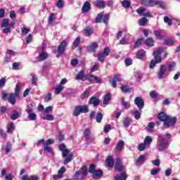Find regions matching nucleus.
<instances>
[{"label":"nucleus","mask_w":180,"mask_h":180,"mask_svg":"<svg viewBox=\"0 0 180 180\" xmlns=\"http://www.w3.org/2000/svg\"><path fill=\"white\" fill-rule=\"evenodd\" d=\"M158 117L160 122H164V126H167V127L174 126L176 123V117L171 118L164 112L159 113Z\"/></svg>","instance_id":"nucleus-1"},{"label":"nucleus","mask_w":180,"mask_h":180,"mask_svg":"<svg viewBox=\"0 0 180 180\" xmlns=\"http://www.w3.org/2000/svg\"><path fill=\"white\" fill-rule=\"evenodd\" d=\"M136 12L138 13L139 16H144L142 18L139 19V26H146L147 22H148V19H147L146 18H153V15H151L149 12L146 13V8L143 7L139 8L136 10Z\"/></svg>","instance_id":"nucleus-2"},{"label":"nucleus","mask_w":180,"mask_h":180,"mask_svg":"<svg viewBox=\"0 0 180 180\" xmlns=\"http://www.w3.org/2000/svg\"><path fill=\"white\" fill-rule=\"evenodd\" d=\"M164 49L159 48L157 51H153L154 60H152L149 68L153 69L155 67L156 64H160L162 62V59L160 57V54H162Z\"/></svg>","instance_id":"nucleus-3"},{"label":"nucleus","mask_w":180,"mask_h":180,"mask_svg":"<svg viewBox=\"0 0 180 180\" xmlns=\"http://www.w3.org/2000/svg\"><path fill=\"white\" fill-rule=\"evenodd\" d=\"M15 24L16 22H15V21L9 22V19L4 18L1 25V27L4 28L3 33L4 34H9V33H11L12 28L15 27Z\"/></svg>","instance_id":"nucleus-4"},{"label":"nucleus","mask_w":180,"mask_h":180,"mask_svg":"<svg viewBox=\"0 0 180 180\" xmlns=\"http://www.w3.org/2000/svg\"><path fill=\"white\" fill-rule=\"evenodd\" d=\"M88 112H89V108H88V105H77L74 109L73 115L77 117L79 116L80 113H88Z\"/></svg>","instance_id":"nucleus-5"},{"label":"nucleus","mask_w":180,"mask_h":180,"mask_svg":"<svg viewBox=\"0 0 180 180\" xmlns=\"http://www.w3.org/2000/svg\"><path fill=\"white\" fill-rule=\"evenodd\" d=\"M8 96V101L9 103H11V105H15L16 103V96L13 93H11L10 94H6L4 91H2V96L1 98L6 99V97Z\"/></svg>","instance_id":"nucleus-6"},{"label":"nucleus","mask_w":180,"mask_h":180,"mask_svg":"<svg viewBox=\"0 0 180 180\" xmlns=\"http://www.w3.org/2000/svg\"><path fill=\"white\" fill-rule=\"evenodd\" d=\"M110 53V50L109 49V48H104L103 51L98 53V56L97 57L98 61H100V63H105V58H106V57H108Z\"/></svg>","instance_id":"nucleus-7"},{"label":"nucleus","mask_w":180,"mask_h":180,"mask_svg":"<svg viewBox=\"0 0 180 180\" xmlns=\"http://www.w3.org/2000/svg\"><path fill=\"white\" fill-rule=\"evenodd\" d=\"M167 71H168V69L167 68V65H160L159 71L157 74L158 78L159 79H162V78L167 77Z\"/></svg>","instance_id":"nucleus-8"},{"label":"nucleus","mask_w":180,"mask_h":180,"mask_svg":"<svg viewBox=\"0 0 180 180\" xmlns=\"http://www.w3.org/2000/svg\"><path fill=\"white\" fill-rule=\"evenodd\" d=\"M168 141L165 139H161L157 145V148L158 151H164L165 148H167V146H168Z\"/></svg>","instance_id":"nucleus-9"},{"label":"nucleus","mask_w":180,"mask_h":180,"mask_svg":"<svg viewBox=\"0 0 180 180\" xmlns=\"http://www.w3.org/2000/svg\"><path fill=\"white\" fill-rule=\"evenodd\" d=\"M79 175H82V178H84V176H86V175H88V168L86 166H84L82 167L80 171L77 172L74 175V178L77 179Z\"/></svg>","instance_id":"nucleus-10"},{"label":"nucleus","mask_w":180,"mask_h":180,"mask_svg":"<svg viewBox=\"0 0 180 180\" xmlns=\"http://www.w3.org/2000/svg\"><path fill=\"white\" fill-rule=\"evenodd\" d=\"M162 4V2L161 1L153 2V0H141V4L143 5V6L151 7L154 6V5H161Z\"/></svg>","instance_id":"nucleus-11"},{"label":"nucleus","mask_w":180,"mask_h":180,"mask_svg":"<svg viewBox=\"0 0 180 180\" xmlns=\"http://www.w3.org/2000/svg\"><path fill=\"white\" fill-rule=\"evenodd\" d=\"M54 144V139H48L44 145V150L46 153H53V149L49 146Z\"/></svg>","instance_id":"nucleus-12"},{"label":"nucleus","mask_w":180,"mask_h":180,"mask_svg":"<svg viewBox=\"0 0 180 180\" xmlns=\"http://www.w3.org/2000/svg\"><path fill=\"white\" fill-rule=\"evenodd\" d=\"M120 81H122V77H120V75H114V77L110 80V82L112 88H116V86H117V82H120Z\"/></svg>","instance_id":"nucleus-13"},{"label":"nucleus","mask_w":180,"mask_h":180,"mask_svg":"<svg viewBox=\"0 0 180 180\" xmlns=\"http://www.w3.org/2000/svg\"><path fill=\"white\" fill-rule=\"evenodd\" d=\"M134 103L139 109H143L144 108V101L141 97H136L134 100Z\"/></svg>","instance_id":"nucleus-14"},{"label":"nucleus","mask_w":180,"mask_h":180,"mask_svg":"<svg viewBox=\"0 0 180 180\" xmlns=\"http://www.w3.org/2000/svg\"><path fill=\"white\" fill-rule=\"evenodd\" d=\"M65 47H67V41L64 40L58 46V53L59 54H64V52L65 51Z\"/></svg>","instance_id":"nucleus-15"},{"label":"nucleus","mask_w":180,"mask_h":180,"mask_svg":"<svg viewBox=\"0 0 180 180\" xmlns=\"http://www.w3.org/2000/svg\"><path fill=\"white\" fill-rule=\"evenodd\" d=\"M122 160L120 158L116 159L115 160V169L119 172H122L123 171V166L121 164Z\"/></svg>","instance_id":"nucleus-16"},{"label":"nucleus","mask_w":180,"mask_h":180,"mask_svg":"<svg viewBox=\"0 0 180 180\" xmlns=\"http://www.w3.org/2000/svg\"><path fill=\"white\" fill-rule=\"evenodd\" d=\"M98 43L96 42H94L91 44H90L88 47H87V50L90 52V53H95V51H96V49H98Z\"/></svg>","instance_id":"nucleus-17"},{"label":"nucleus","mask_w":180,"mask_h":180,"mask_svg":"<svg viewBox=\"0 0 180 180\" xmlns=\"http://www.w3.org/2000/svg\"><path fill=\"white\" fill-rule=\"evenodd\" d=\"M136 57L139 60H143V58H144V57H146V51H144L143 49L139 50L136 52Z\"/></svg>","instance_id":"nucleus-18"},{"label":"nucleus","mask_w":180,"mask_h":180,"mask_svg":"<svg viewBox=\"0 0 180 180\" xmlns=\"http://www.w3.org/2000/svg\"><path fill=\"white\" fill-rule=\"evenodd\" d=\"M75 79H77V81H86V77H85L84 71L79 72L77 75Z\"/></svg>","instance_id":"nucleus-19"},{"label":"nucleus","mask_w":180,"mask_h":180,"mask_svg":"<svg viewBox=\"0 0 180 180\" xmlns=\"http://www.w3.org/2000/svg\"><path fill=\"white\" fill-rule=\"evenodd\" d=\"M146 160H147L146 156L140 155L138 160H136V165H137V167H140L141 165H143V163L144 162V161H146Z\"/></svg>","instance_id":"nucleus-20"},{"label":"nucleus","mask_w":180,"mask_h":180,"mask_svg":"<svg viewBox=\"0 0 180 180\" xmlns=\"http://www.w3.org/2000/svg\"><path fill=\"white\" fill-rule=\"evenodd\" d=\"M89 103H90V105H93L94 106H98V105H99V103H101V102L99 101V99H98V98L96 97H91L89 99Z\"/></svg>","instance_id":"nucleus-21"},{"label":"nucleus","mask_w":180,"mask_h":180,"mask_svg":"<svg viewBox=\"0 0 180 180\" xmlns=\"http://www.w3.org/2000/svg\"><path fill=\"white\" fill-rule=\"evenodd\" d=\"M105 162L108 165V167H110V168H112L115 164V160L113 159V157L108 156L105 160Z\"/></svg>","instance_id":"nucleus-22"},{"label":"nucleus","mask_w":180,"mask_h":180,"mask_svg":"<svg viewBox=\"0 0 180 180\" xmlns=\"http://www.w3.org/2000/svg\"><path fill=\"white\" fill-rule=\"evenodd\" d=\"M131 118L129 117H125L122 122L123 127H129V126H130V124H131Z\"/></svg>","instance_id":"nucleus-23"},{"label":"nucleus","mask_w":180,"mask_h":180,"mask_svg":"<svg viewBox=\"0 0 180 180\" xmlns=\"http://www.w3.org/2000/svg\"><path fill=\"white\" fill-rule=\"evenodd\" d=\"M102 175H103V172H102V170H96L93 173L92 177L94 178V179H98V178H101Z\"/></svg>","instance_id":"nucleus-24"},{"label":"nucleus","mask_w":180,"mask_h":180,"mask_svg":"<svg viewBox=\"0 0 180 180\" xmlns=\"http://www.w3.org/2000/svg\"><path fill=\"white\" fill-rule=\"evenodd\" d=\"M89 9H91V4H89L88 1H86L82 8V12L86 13Z\"/></svg>","instance_id":"nucleus-25"},{"label":"nucleus","mask_w":180,"mask_h":180,"mask_svg":"<svg viewBox=\"0 0 180 180\" xmlns=\"http://www.w3.org/2000/svg\"><path fill=\"white\" fill-rule=\"evenodd\" d=\"M49 57V56L47 55V53L46 52H41L39 53V56H38V60L41 62V61H44V60H46V58Z\"/></svg>","instance_id":"nucleus-26"},{"label":"nucleus","mask_w":180,"mask_h":180,"mask_svg":"<svg viewBox=\"0 0 180 180\" xmlns=\"http://www.w3.org/2000/svg\"><path fill=\"white\" fill-rule=\"evenodd\" d=\"M84 135L86 140H89L91 139V129L86 128L84 130Z\"/></svg>","instance_id":"nucleus-27"},{"label":"nucleus","mask_w":180,"mask_h":180,"mask_svg":"<svg viewBox=\"0 0 180 180\" xmlns=\"http://www.w3.org/2000/svg\"><path fill=\"white\" fill-rule=\"evenodd\" d=\"M124 146V141H122V140L119 141L117 144V146H116V150L117 151H122Z\"/></svg>","instance_id":"nucleus-28"},{"label":"nucleus","mask_w":180,"mask_h":180,"mask_svg":"<svg viewBox=\"0 0 180 180\" xmlns=\"http://www.w3.org/2000/svg\"><path fill=\"white\" fill-rule=\"evenodd\" d=\"M152 143H153V138H151V136H147L143 141V143H145L146 147L150 146Z\"/></svg>","instance_id":"nucleus-29"},{"label":"nucleus","mask_w":180,"mask_h":180,"mask_svg":"<svg viewBox=\"0 0 180 180\" xmlns=\"http://www.w3.org/2000/svg\"><path fill=\"white\" fill-rule=\"evenodd\" d=\"M145 44L148 47H153V46H154V39H153V38H147Z\"/></svg>","instance_id":"nucleus-30"},{"label":"nucleus","mask_w":180,"mask_h":180,"mask_svg":"<svg viewBox=\"0 0 180 180\" xmlns=\"http://www.w3.org/2000/svg\"><path fill=\"white\" fill-rule=\"evenodd\" d=\"M115 180H126L127 179V176H126V173H122L120 175H117L115 176Z\"/></svg>","instance_id":"nucleus-31"},{"label":"nucleus","mask_w":180,"mask_h":180,"mask_svg":"<svg viewBox=\"0 0 180 180\" xmlns=\"http://www.w3.org/2000/svg\"><path fill=\"white\" fill-rule=\"evenodd\" d=\"M19 112L16 110L13 111V113L11 115V119L12 120H16V119H19L20 117Z\"/></svg>","instance_id":"nucleus-32"},{"label":"nucleus","mask_w":180,"mask_h":180,"mask_svg":"<svg viewBox=\"0 0 180 180\" xmlns=\"http://www.w3.org/2000/svg\"><path fill=\"white\" fill-rule=\"evenodd\" d=\"M74 155L72 153H70L68 157L63 162L64 165H67L68 162H71V160L73 159Z\"/></svg>","instance_id":"nucleus-33"},{"label":"nucleus","mask_w":180,"mask_h":180,"mask_svg":"<svg viewBox=\"0 0 180 180\" xmlns=\"http://www.w3.org/2000/svg\"><path fill=\"white\" fill-rule=\"evenodd\" d=\"M95 6L97 8H105V6H106V5H105V2L103 1H96L95 2Z\"/></svg>","instance_id":"nucleus-34"},{"label":"nucleus","mask_w":180,"mask_h":180,"mask_svg":"<svg viewBox=\"0 0 180 180\" xmlns=\"http://www.w3.org/2000/svg\"><path fill=\"white\" fill-rule=\"evenodd\" d=\"M176 65V63H175V62H172V63H169L167 65V70L169 72L173 71V70H174Z\"/></svg>","instance_id":"nucleus-35"},{"label":"nucleus","mask_w":180,"mask_h":180,"mask_svg":"<svg viewBox=\"0 0 180 180\" xmlns=\"http://www.w3.org/2000/svg\"><path fill=\"white\" fill-rule=\"evenodd\" d=\"M110 101V94L108 93L107 94H105V96L104 97L103 103L104 105H106V104H108V102H109Z\"/></svg>","instance_id":"nucleus-36"},{"label":"nucleus","mask_w":180,"mask_h":180,"mask_svg":"<svg viewBox=\"0 0 180 180\" xmlns=\"http://www.w3.org/2000/svg\"><path fill=\"white\" fill-rule=\"evenodd\" d=\"M64 89V86H59L56 88H55V95H60L61 94V91Z\"/></svg>","instance_id":"nucleus-37"},{"label":"nucleus","mask_w":180,"mask_h":180,"mask_svg":"<svg viewBox=\"0 0 180 180\" xmlns=\"http://www.w3.org/2000/svg\"><path fill=\"white\" fill-rule=\"evenodd\" d=\"M102 119H103V115L101 112L98 113L96 117L97 123H101L102 122Z\"/></svg>","instance_id":"nucleus-38"},{"label":"nucleus","mask_w":180,"mask_h":180,"mask_svg":"<svg viewBox=\"0 0 180 180\" xmlns=\"http://www.w3.org/2000/svg\"><path fill=\"white\" fill-rule=\"evenodd\" d=\"M154 34L156 39H164V35L161 34V32L160 31H154Z\"/></svg>","instance_id":"nucleus-39"},{"label":"nucleus","mask_w":180,"mask_h":180,"mask_svg":"<svg viewBox=\"0 0 180 180\" xmlns=\"http://www.w3.org/2000/svg\"><path fill=\"white\" fill-rule=\"evenodd\" d=\"M103 18V14L102 13H99L97 15V17L96 18V20H95L96 23H100Z\"/></svg>","instance_id":"nucleus-40"},{"label":"nucleus","mask_w":180,"mask_h":180,"mask_svg":"<svg viewBox=\"0 0 180 180\" xmlns=\"http://www.w3.org/2000/svg\"><path fill=\"white\" fill-rule=\"evenodd\" d=\"M42 119L44 120L51 121V120H54V116H53V115L48 114V115H45L44 117H43Z\"/></svg>","instance_id":"nucleus-41"},{"label":"nucleus","mask_w":180,"mask_h":180,"mask_svg":"<svg viewBox=\"0 0 180 180\" xmlns=\"http://www.w3.org/2000/svg\"><path fill=\"white\" fill-rule=\"evenodd\" d=\"M29 32H30V30L26 27H23L21 28V34H22V36H26V34H27Z\"/></svg>","instance_id":"nucleus-42"},{"label":"nucleus","mask_w":180,"mask_h":180,"mask_svg":"<svg viewBox=\"0 0 180 180\" xmlns=\"http://www.w3.org/2000/svg\"><path fill=\"white\" fill-rule=\"evenodd\" d=\"M121 103L124 106L125 109L130 108V103L124 101V98L121 99Z\"/></svg>","instance_id":"nucleus-43"},{"label":"nucleus","mask_w":180,"mask_h":180,"mask_svg":"<svg viewBox=\"0 0 180 180\" xmlns=\"http://www.w3.org/2000/svg\"><path fill=\"white\" fill-rule=\"evenodd\" d=\"M122 5L123 8H130V5H131V3L127 0H124L122 2Z\"/></svg>","instance_id":"nucleus-44"},{"label":"nucleus","mask_w":180,"mask_h":180,"mask_svg":"<svg viewBox=\"0 0 180 180\" xmlns=\"http://www.w3.org/2000/svg\"><path fill=\"white\" fill-rule=\"evenodd\" d=\"M96 171V166H95V165H90L89 168V174H93Z\"/></svg>","instance_id":"nucleus-45"},{"label":"nucleus","mask_w":180,"mask_h":180,"mask_svg":"<svg viewBox=\"0 0 180 180\" xmlns=\"http://www.w3.org/2000/svg\"><path fill=\"white\" fill-rule=\"evenodd\" d=\"M49 23L51 25V26H53L54 23V14L51 13L49 17Z\"/></svg>","instance_id":"nucleus-46"},{"label":"nucleus","mask_w":180,"mask_h":180,"mask_svg":"<svg viewBox=\"0 0 180 180\" xmlns=\"http://www.w3.org/2000/svg\"><path fill=\"white\" fill-rule=\"evenodd\" d=\"M79 43H81V39H79V37L76 38L75 40L73 41L74 49H77V46H79Z\"/></svg>","instance_id":"nucleus-47"},{"label":"nucleus","mask_w":180,"mask_h":180,"mask_svg":"<svg viewBox=\"0 0 180 180\" xmlns=\"http://www.w3.org/2000/svg\"><path fill=\"white\" fill-rule=\"evenodd\" d=\"M56 6L59 9H61V8H64V2H63V0H58L56 2Z\"/></svg>","instance_id":"nucleus-48"},{"label":"nucleus","mask_w":180,"mask_h":180,"mask_svg":"<svg viewBox=\"0 0 180 180\" xmlns=\"http://www.w3.org/2000/svg\"><path fill=\"white\" fill-rule=\"evenodd\" d=\"M5 84H6V77H1L0 79V88H4Z\"/></svg>","instance_id":"nucleus-49"},{"label":"nucleus","mask_w":180,"mask_h":180,"mask_svg":"<svg viewBox=\"0 0 180 180\" xmlns=\"http://www.w3.org/2000/svg\"><path fill=\"white\" fill-rule=\"evenodd\" d=\"M164 22L165 23H167L169 26H171V25H172V20H171V19H169L168 16L164 17Z\"/></svg>","instance_id":"nucleus-50"},{"label":"nucleus","mask_w":180,"mask_h":180,"mask_svg":"<svg viewBox=\"0 0 180 180\" xmlns=\"http://www.w3.org/2000/svg\"><path fill=\"white\" fill-rule=\"evenodd\" d=\"M147 146H146V144L143 143H140L138 146V150L139 151H144L146 150V148Z\"/></svg>","instance_id":"nucleus-51"},{"label":"nucleus","mask_w":180,"mask_h":180,"mask_svg":"<svg viewBox=\"0 0 180 180\" xmlns=\"http://www.w3.org/2000/svg\"><path fill=\"white\" fill-rule=\"evenodd\" d=\"M150 96L153 99H155V98H157V96H158V93H157V91H151L150 92Z\"/></svg>","instance_id":"nucleus-52"},{"label":"nucleus","mask_w":180,"mask_h":180,"mask_svg":"<svg viewBox=\"0 0 180 180\" xmlns=\"http://www.w3.org/2000/svg\"><path fill=\"white\" fill-rule=\"evenodd\" d=\"M37 117V115L34 113L28 114V119H30V120H36Z\"/></svg>","instance_id":"nucleus-53"},{"label":"nucleus","mask_w":180,"mask_h":180,"mask_svg":"<svg viewBox=\"0 0 180 180\" xmlns=\"http://www.w3.org/2000/svg\"><path fill=\"white\" fill-rule=\"evenodd\" d=\"M109 16H110L109 13H107V14L104 15L103 17V22L105 25H108V21L109 20Z\"/></svg>","instance_id":"nucleus-54"},{"label":"nucleus","mask_w":180,"mask_h":180,"mask_svg":"<svg viewBox=\"0 0 180 180\" xmlns=\"http://www.w3.org/2000/svg\"><path fill=\"white\" fill-rule=\"evenodd\" d=\"M155 126V124L154 122H149L148 124V131H151V129H154Z\"/></svg>","instance_id":"nucleus-55"},{"label":"nucleus","mask_w":180,"mask_h":180,"mask_svg":"<svg viewBox=\"0 0 180 180\" xmlns=\"http://www.w3.org/2000/svg\"><path fill=\"white\" fill-rule=\"evenodd\" d=\"M121 90L122 91V92H124V94H127V92H130V89L125 85L121 87Z\"/></svg>","instance_id":"nucleus-56"},{"label":"nucleus","mask_w":180,"mask_h":180,"mask_svg":"<svg viewBox=\"0 0 180 180\" xmlns=\"http://www.w3.org/2000/svg\"><path fill=\"white\" fill-rule=\"evenodd\" d=\"M165 44H166V46H172V44H174V41H172V39H166L165 40Z\"/></svg>","instance_id":"nucleus-57"},{"label":"nucleus","mask_w":180,"mask_h":180,"mask_svg":"<svg viewBox=\"0 0 180 180\" xmlns=\"http://www.w3.org/2000/svg\"><path fill=\"white\" fill-rule=\"evenodd\" d=\"M85 32H86V34H87V36H91V34H92V28H91V27H86L85 28Z\"/></svg>","instance_id":"nucleus-58"},{"label":"nucleus","mask_w":180,"mask_h":180,"mask_svg":"<svg viewBox=\"0 0 180 180\" xmlns=\"http://www.w3.org/2000/svg\"><path fill=\"white\" fill-rule=\"evenodd\" d=\"M45 102H50L51 101V93H49L45 97H44Z\"/></svg>","instance_id":"nucleus-59"},{"label":"nucleus","mask_w":180,"mask_h":180,"mask_svg":"<svg viewBox=\"0 0 180 180\" xmlns=\"http://www.w3.org/2000/svg\"><path fill=\"white\" fill-rule=\"evenodd\" d=\"M44 112L45 113H51V112H53V106L46 107Z\"/></svg>","instance_id":"nucleus-60"},{"label":"nucleus","mask_w":180,"mask_h":180,"mask_svg":"<svg viewBox=\"0 0 180 180\" xmlns=\"http://www.w3.org/2000/svg\"><path fill=\"white\" fill-rule=\"evenodd\" d=\"M160 171H161V169L158 168V169L151 170L150 174H151V175H157V174H158V172H160Z\"/></svg>","instance_id":"nucleus-61"},{"label":"nucleus","mask_w":180,"mask_h":180,"mask_svg":"<svg viewBox=\"0 0 180 180\" xmlns=\"http://www.w3.org/2000/svg\"><path fill=\"white\" fill-rule=\"evenodd\" d=\"M112 126L110 124H108L104 128V133H109L110 131Z\"/></svg>","instance_id":"nucleus-62"},{"label":"nucleus","mask_w":180,"mask_h":180,"mask_svg":"<svg viewBox=\"0 0 180 180\" xmlns=\"http://www.w3.org/2000/svg\"><path fill=\"white\" fill-rule=\"evenodd\" d=\"M11 151V143H7L6 146V154H8V153H10Z\"/></svg>","instance_id":"nucleus-63"},{"label":"nucleus","mask_w":180,"mask_h":180,"mask_svg":"<svg viewBox=\"0 0 180 180\" xmlns=\"http://www.w3.org/2000/svg\"><path fill=\"white\" fill-rule=\"evenodd\" d=\"M141 44V39H138L134 44V48L137 49V47H140V45Z\"/></svg>","instance_id":"nucleus-64"}]
</instances>
